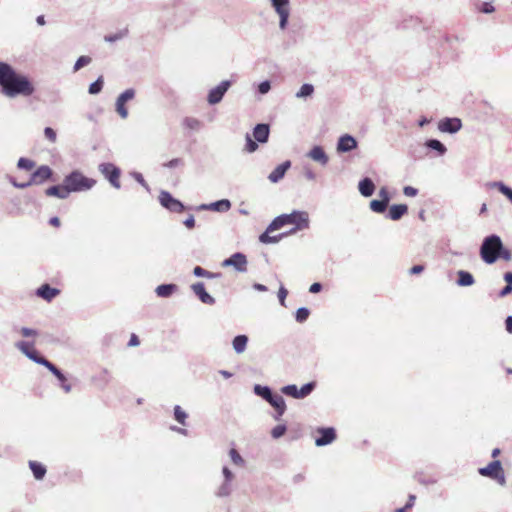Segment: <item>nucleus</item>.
Masks as SVG:
<instances>
[{"label": "nucleus", "mask_w": 512, "mask_h": 512, "mask_svg": "<svg viewBox=\"0 0 512 512\" xmlns=\"http://www.w3.org/2000/svg\"><path fill=\"white\" fill-rule=\"evenodd\" d=\"M0 86L7 97L31 96L35 87L25 75L17 73L12 66L0 62Z\"/></svg>", "instance_id": "1"}, {"label": "nucleus", "mask_w": 512, "mask_h": 512, "mask_svg": "<svg viewBox=\"0 0 512 512\" xmlns=\"http://www.w3.org/2000/svg\"><path fill=\"white\" fill-rule=\"evenodd\" d=\"M17 348L24 353L29 359L33 360L34 362L41 364L48 368L61 382L62 387L65 389L66 392H69L71 387L69 384H66L67 379L65 375L50 361L45 359L44 357L40 356L38 351L34 347L33 342H26L21 341L17 343Z\"/></svg>", "instance_id": "2"}, {"label": "nucleus", "mask_w": 512, "mask_h": 512, "mask_svg": "<svg viewBox=\"0 0 512 512\" xmlns=\"http://www.w3.org/2000/svg\"><path fill=\"white\" fill-rule=\"evenodd\" d=\"M289 224L295 225L290 233L307 229L309 227L308 213L305 211H293L290 214H282L270 223L268 231H276Z\"/></svg>", "instance_id": "3"}, {"label": "nucleus", "mask_w": 512, "mask_h": 512, "mask_svg": "<svg viewBox=\"0 0 512 512\" xmlns=\"http://www.w3.org/2000/svg\"><path fill=\"white\" fill-rule=\"evenodd\" d=\"M501 249V238L497 235H490L483 240L480 248V256L485 263L493 264L499 258Z\"/></svg>", "instance_id": "4"}, {"label": "nucleus", "mask_w": 512, "mask_h": 512, "mask_svg": "<svg viewBox=\"0 0 512 512\" xmlns=\"http://www.w3.org/2000/svg\"><path fill=\"white\" fill-rule=\"evenodd\" d=\"M64 183L67 184L71 193L91 189L96 184V180L86 177L79 171H73L64 178Z\"/></svg>", "instance_id": "5"}, {"label": "nucleus", "mask_w": 512, "mask_h": 512, "mask_svg": "<svg viewBox=\"0 0 512 512\" xmlns=\"http://www.w3.org/2000/svg\"><path fill=\"white\" fill-rule=\"evenodd\" d=\"M254 391L258 396L264 398L269 402L277 412L276 419L278 420L286 410L284 398L281 395L273 394L268 387L256 385Z\"/></svg>", "instance_id": "6"}, {"label": "nucleus", "mask_w": 512, "mask_h": 512, "mask_svg": "<svg viewBox=\"0 0 512 512\" xmlns=\"http://www.w3.org/2000/svg\"><path fill=\"white\" fill-rule=\"evenodd\" d=\"M478 472L481 476L491 478L502 486L506 483L505 473L499 460H494L488 466L479 468Z\"/></svg>", "instance_id": "7"}, {"label": "nucleus", "mask_w": 512, "mask_h": 512, "mask_svg": "<svg viewBox=\"0 0 512 512\" xmlns=\"http://www.w3.org/2000/svg\"><path fill=\"white\" fill-rule=\"evenodd\" d=\"M99 170L114 188L119 189L121 187V171L118 167L112 163H102L99 165Z\"/></svg>", "instance_id": "8"}, {"label": "nucleus", "mask_w": 512, "mask_h": 512, "mask_svg": "<svg viewBox=\"0 0 512 512\" xmlns=\"http://www.w3.org/2000/svg\"><path fill=\"white\" fill-rule=\"evenodd\" d=\"M315 382H309L300 389L296 385H287L282 388V393L295 399H302L308 396L315 388Z\"/></svg>", "instance_id": "9"}, {"label": "nucleus", "mask_w": 512, "mask_h": 512, "mask_svg": "<svg viewBox=\"0 0 512 512\" xmlns=\"http://www.w3.org/2000/svg\"><path fill=\"white\" fill-rule=\"evenodd\" d=\"M52 175V170L50 167L43 165L40 166L32 175L30 180L27 183L17 184L13 182V185L19 188H25L32 184H41L44 181L48 180Z\"/></svg>", "instance_id": "10"}, {"label": "nucleus", "mask_w": 512, "mask_h": 512, "mask_svg": "<svg viewBox=\"0 0 512 512\" xmlns=\"http://www.w3.org/2000/svg\"><path fill=\"white\" fill-rule=\"evenodd\" d=\"M159 201L163 207L171 212L181 213L184 211L183 204L175 199L169 192L162 191L159 195Z\"/></svg>", "instance_id": "11"}, {"label": "nucleus", "mask_w": 512, "mask_h": 512, "mask_svg": "<svg viewBox=\"0 0 512 512\" xmlns=\"http://www.w3.org/2000/svg\"><path fill=\"white\" fill-rule=\"evenodd\" d=\"M223 267L232 266L238 272H245L247 270V258L242 253H235L231 257L222 262Z\"/></svg>", "instance_id": "12"}, {"label": "nucleus", "mask_w": 512, "mask_h": 512, "mask_svg": "<svg viewBox=\"0 0 512 512\" xmlns=\"http://www.w3.org/2000/svg\"><path fill=\"white\" fill-rule=\"evenodd\" d=\"M320 436L315 438V444L317 446H325L332 443L336 439L335 429L332 427L329 428H318L316 430Z\"/></svg>", "instance_id": "13"}, {"label": "nucleus", "mask_w": 512, "mask_h": 512, "mask_svg": "<svg viewBox=\"0 0 512 512\" xmlns=\"http://www.w3.org/2000/svg\"><path fill=\"white\" fill-rule=\"evenodd\" d=\"M271 2L280 17V27L284 29L289 17L288 0H271Z\"/></svg>", "instance_id": "14"}, {"label": "nucleus", "mask_w": 512, "mask_h": 512, "mask_svg": "<svg viewBox=\"0 0 512 512\" xmlns=\"http://www.w3.org/2000/svg\"><path fill=\"white\" fill-rule=\"evenodd\" d=\"M229 86H230V82L229 81H223L218 86L213 88L209 92L208 102L210 104H216V103L220 102L221 99L223 98L224 94L228 90Z\"/></svg>", "instance_id": "15"}, {"label": "nucleus", "mask_w": 512, "mask_h": 512, "mask_svg": "<svg viewBox=\"0 0 512 512\" xmlns=\"http://www.w3.org/2000/svg\"><path fill=\"white\" fill-rule=\"evenodd\" d=\"M379 196L381 197V200H372L370 202V208L372 211L376 213H383L389 203V194L385 188H382L379 192Z\"/></svg>", "instance_id": "16"}, {"label": "nucleus", "mask_w": 512, "mask_h": 512, "mask_svg": "<svg viewBox=\"0 0 512 512\" xmlns=\"http://www.w3.org/2000/svg\"><path fill=\"white\" fill-rule=\"evenodd\" d=\"M462 127L461 120L458 118H446L439 122L438 128L441 132L455 133Z\"/></svg>", "instance_id": "17"}, {"label": "nucleus", "mask_w": 512, "mask_h": 512, "mask_svg": "<svg viewBox=\"0 0 512 512\" xmlns=\"http://www.w3.org/2000/svg\"><path fill=\"white\" fill-rule=\"evenodd\" d=\"M191 288L193 292L199 297L202 303L209 305L214 304V298L206 292L205 286L202 282L193 284Z\"/></svg>", "instance_id": "18"}, {"label": "nucleus", "mask_w": 512, "mask_h": 512, "mask_svg": "<svg viewBox=\"0 0 512 512\" xmlns=\"http://www.w3.org/2000/svg\"><path fill=\"white\" fill-rule=\"evenodd\" d=\"M45 194L47 196H53V197H58L60 199H65L69 196L70 191H69L67 184H65L63 182V185H56V186H51V187L47 188L45 191Z\"/></svg>", "instance_id": "19"}, {"label": "nucleus", "mask_w": 512, "mask_h": 512, "mask_svg": "<svg viewBox=\"0 0 512 512\" xmlns=\"http://www.w3.org/2000/svg\"><path fill=\"white\" fill-rule=\"evenodd\" d=\"M291 162L285 161L282 164L278 165L268 176V179L273 182L277 183L279 180H281L287 170L290 168Z\"/></svg>", "instance_id": "20"}, {"label": "nucleus", "mask_w": 512, "mask_h": 512, "mask_svg": "<svg viewBox=\"0 0 512 512\" xmlns=\"http://www.w3.org/2000/svg\"><path fill=\"white\" fill-rule=\"evenodd\" d=\"M356 146L357 142L352 136L344 135L338 141L337 150L339 152H348L356 148Z\"/></svg>", "instance_id": "21"}, {"label": "nucleus", "mask_w": 512, "mask_h": 512, "mask_svg": "<svg viewBox=\"0 0 512 512\" xmlns=\"http://www.w3.org/2000/svg\"><path fill=\"white\" fill-rule=\"evenodd\" d=\"M269 132L267 124H257L253 130V136L258 142L265 143L268 141Z\"/></svg>", "instance_id": "22"}, {"label": "nucleus", "mask_w": 512, "mask_h": 512, "mask_svg": "<svg viewBox=\"0 0 512 512\" xmlns=\"http://www.w3.org/2000/svg\"><path fill=\"white\" fill-rule=\"evenodd\" d=\"M60 293V290L50 287L48 284H44L37 289V295L46 301H51Z\"/></svg>", "instance_id": "23"}, {"label": "nucleus", "mask_w": 512, "mask_h": 512, "mask_svg": "<svg viewBox=\"0 0 512 512\" xmlns=\"http://www.w3.org/2000/svg\"><path fill=\"white\" fill-rule=\"evenodd\" d=\"M308 156L321 165H326L328 162V156L321 146H314L308 153Z\"/></svg>", "instance_id": "24"}, {"label": "nucleus", "mask_w": 512, "mask_h": 512, "mask_svg": "<svg viewBox=\"0 0 512 512\" xmlns=\"http://www.w3.org/2000/svg\"><path fill=\"white\" fill-rule=\"evenodd\" d=\"M407 212L408 207L406 204H395L392 205L389 209V218L392 220H399Z\"/></svg>", "instance_id": "25"}, {"label": "nucleus", "mask_w": 512, "mask_h": 512, "mask_svg": "<svg viewBox=\"0 0 512 512\" xmlns=\"http://www.w3.org/2000/svg\"><path fill=\"white\" fill-rule=\"evenodd\" d=\"M359 191L360 193L365 196L369 197L374 193L375 185L373 181L369 178H364L359 182Z\"/></svg>", "instance_id": "26"}, {"label": "nucleus", "mask_w": 512, "mask_h": 512, "mask_svg": "<svg viewBox=\"0 0 512 512\" xmlns=\"http://www.w3.org/2000/svg\"><path fill=\"white\" fill-rule=\"evenodd\" d=\"M29 467L37 480H41L44 478L46 474V467L42 463L37 461H29Z\"/></svg>", "instance_id": "27"}, {"label": "nucleus", "mask_w": 512, "mask_h": 512, "mask_svg": "<svg viewBox=\"0 0 512 512\" xmlns=\"http://www.w3.org/2000/svg\"><path fill=\"white\" fill-rule=\"evenodd\" d=\"M177 289L175 284H162L156 288V294L159 297H169L171 296Z\"/></svg>", "instance_id": "28"}, {"label": "nucleus", "mask_w": 512, "mask_h": 512, "mask_svg": "<svg viewBox=\"0 0 512 512\" xmlns=\"http://www.w3.org/2000/svg\"><path fill=\"white\" fill-rule=\"evenodd\" d=\"M248 343V337L246 335H238L233 340V348L237 353H243Z\"/></svg>", "instance_id": "29"}, {"label": "nucleus", "mask_w": 512, "mask_h": 512, "mask_svg": "<svg viewBox=\"0 0 512 512\" xmlns=\"http://www.w3.org/2000/svg\"><path fill=\"white\" fill-rule=\"evenodd\" d=\"M457 283L459 286H470L474 283V277L469 272L460 270L458 272Z\"/></svg>", "instance_id": "30"}, {"label": "nucleus", "mask_w": 512, "mask_h": 512, "mask_svg": "<svg viewBox=\"0 0 512 512\" xmlns=\"http://www.w3.org/2000/svg\"><path fill=\"white\" fill-rule=\"evenodd\" d=\"M272 231H268V228L266 229V231L260 235L259 237V240L264 243V244H269V243H276L278 242L280 239L283 238V236L285 234H280L278 236H270V233Z\"/></svg>", "instance_id": "31"}, {"label": "nucleus", "mask_w": 512, "mask_h": 512, "mask_svg": "<svg viewBox=\"0 0 512 512\" xmlns=\"http://www.w3.org/2000/svg\"><path fill=\"white\" fill-rule=\"evenodd\" d=\"M230 207H231V204H230L229 200H220V201H217L210 205L211 209H213L215 211H219V212L228 211L230 209Z\"/></svg>", "instance_id": "32"}, {"label": "nucleus", "mask_w": 512, "mask_h": 512, "mask_svg": "<svg viewBox=\"0 0 512 512\" xmlns=\"http://www.w3.org/2000/svg\"><path fill=\"white\" fill-rule=\"evenodd\" d=\"M426 145H427V147L438 151V153L440 155H443L446 152V147L439 140H436V139L428 140Z\"/></svg>", "instance_id": "33"}, {"label": "nucleus", "mask_w": 512, "mask_h": 512, "mask_svg": "<svg viewBox=\"0 0 512 512\" xmlns=\"http://www.w3.org/2000/svg\"><path fill=\"white\" fill-rule=\"evenodd\" d=\"M174 417L180 424L185 425L187 414L179 405L174 407Z\"/></svg>", "instance_id": "34"}, {"label": "nucleus", "mask_w": 512, "mask_h": 512, "mask_svg": "<svg viewBox=\"0 0 512 512\" xmlns=\"http://www.w3.org/2000/svg\"><path fill=\"white\" fill-rule=\"evenodd\" d=\"M193 273L195 276L197 277H207V278H213V277H218L220 276V274H214V273H211L205 269H203L202 267L200 266H196L193 270Z\"/></svg>", "instance_id": "35"}, {"label": "nucleus", "mask_w": 512, "mask_h": 512, "mask_svg": "<svg viewBox=\"0 0 512 512\" xmlns=\"http://www.w3.org/2000/svg\"><path fill=\"white\" fill-rule=\"evenodd\" d=\"M314 92V87L311 84H303L300 90L297 92L296 96L298 98L307 97L312 95Z\"/></svg>", "instance_id": "36"}, {"label": "nucleus", "mask_w": 512, "mask_h": 512, "mask_svg": "<svg viewBox=\"0 0 512 512\" xmlns=\"http://www.w3.org/2000/svg\"><path fill=\"white\" fill-rule=\"evenodd\" d=\"M18 167L27 171L32 170L35 167V162L28 158H20L18 160Z\"/></svg>", "instance_id": "37"}, {"label": "nucleus", "mask_w": 512, "mask_h": 512, "mask_svg": "<svg viewBox=\"0 0 512 512\" xmlns=\"http://www.w3.org/2000/svg\"><path fill=\"white\" fill-rule=\"evenodd\" d=\"M92 61L91 57L89 56H80L75 65H74V71H78L79 69H81L82 67L90 64Z\"/></svg>", "instance_id": "38"}, {"label": "nucleus", "mask_w": 512, "mask_h": 512, "mask_svg": "<svg viewBox=\"0 0 512 512\" xmlns=\"http://www.w3.org/2000/svg\"><path fill=\"white\" fill-rule=\"evenodd\" d=\"M125 105H126V103H124L123 101H120V99L117 98L116 111L122 118H126L128 116V110Z\"/></svg>", "instance_id": "39"}, {"label": "nucleus", "mask_w": 512, "mask_h": 512, "mask_svg": "<svg viewBox=\"0 0 512 512\" xmlns=\"http://www.w3.org/2000/svg\"><path fill=\"white\" fill-rule=\"evenodd\" d=\"M309 310L307 308H299L297 311H296V320L300 323L304 322L305 320H307V318L309 317Z\"/></svg>", "instance_id": "40"}, {"label": "nucleus", "mask_w": 512, "mask_h": 512, "mask_svg": "<svg viewBox=\"0 0 512 512\" xmlns=\"http://www.w3.org/2000/svg\"><path fill=\"white\" fill-rule=\"evenodd\" d=\"M102 86H103V80H102V77H100L89 86V93L90 94L99 93L102 89Z\"/></svg>", "instance_id": "41"}, {"label": "nucleus", "mask_w": 512, "mask_h": 512, "mask_svg": "<svg viewBox=\"0 0 512 512\" xmlns=\"http://www.w3.org/2000/svg\"><path fill=\"white\" fill-rule=\"evenodd\" d=\"M128 33V30L127 29H124L123 31H120L116 34H113V35H107L105 36V41L107 42H115L117 40H120L122 39L123 37H125Z\"/></svg>", "instance_id": "42"}, {"label": "nucleus", "mask_w": 512, "mask_h": 512, "mask_svg": "<svg viewBox=\"0 0 512 512\" xmlns=\"http://www.w3.org/2000/svg\"><path fill=\"white\" fill-rule=\"evenodd\" d=\"M285 432H286V426L281 424V425L275 426L272 429L271 435L273 438L278 439L281 436H283L285 434Z\"/></svg>", "instance_id": "43"}, {"label": "nucleus", "mask_w": 512, "mask_h": 512, "mask_svg": "<svg viewBox=\"0 0 512 512\" xmlns=\"http://www.w3.org/2000/svg\"><path fill=\"white\" fill-rule=\"evenodd\" d=\"M498 190L504 194L512 202V189L504 185L503 183H495Z\"/></svg>", "instance_id": "44"}, {"label": "nucleus", "mask_w": 512, "mask_h": 512, "mask_svg": "<svg viewBox=\"0 0 512 512\" xmlns=\"http://www.w3.org/2000/svg\"><path fill=\"white\" fill-rule=\"evenodd\" d=\"M258 148V145L255 141L252 140L250 135H246V145H245V151L252 153L256 151Z\"/></svg>", "instance_id": "45"}, {"label": "nucleus", "mask_w": 512, "mask_h": 512, "mask_svg": "<svg viewBox=\"0 0 512 512\" xmlns=\"http://www.w3.org/2000/svg\"><path fill=\"white\" fill-rule=\"evenodd\" d=\"M184 125L188 129L196 130L200 127V122L197 119L194 118H186L184 119Z\"/></svg>", "instance_id": "46"}, {"label": "nucleus", "mask_w": 512, "mask_h": 512, "mask_svg": "<svg viewBox=\"0 0 512 512\" xmlns=\"http://www.w3.org/2000/svg\"><path fill=\"white\" fill-rule=\"evenodd\" d=\"M135 92L133 89H127L122 94L119 95L120 101H123L124 103H127L129 100H132L134 98Z\"/></svg>", "instance_id": "47"}, {"label": "nucleus", "mask_w": 512, "mask_h": 512, "mask_svg": "<svg viewBox=\"0 0 512 512\" xmlns=\"http://www.w3.org/2000/svg\"><path fill=\"white\" fill-rule=\"evenodd\" d=\"M135 92L133 89H127L122 94L119 95L120 101H123L124 103H127L129 100H132L134 98Z\"/></svg>", "instance_id": "48"}, {"label": "nucleus", "mask_w": 512, "mask_h": 512, "mask_svg": "<svg viewBox=\"0 0 512 512\" xmlns=\"http://www.w3.org/2000/svg\"><path fill=\"white\" fill-rule=\"evenodd\" d=\"M135 92L133 89H127L122 94L119 95L120 101H123L124 103H127L129 100H132L134 98Z\"/></svg>", "instance_id": "49"}, {"label": "nucleus", "mask_w": 512, "mask_h": 512, "mask_svg": "<svg viewBox=\"0 0 512 512\" xmlns=\"http://www.w3.org/2000/svg\"><path fill=\"white\" fill-rule=\"evenodd\" d=\"M45 137L52 143H54L57 139V134L54 129L51 127H46L44 130Z\"/></svg>", "instance_id": "50"}, {"label": "nucleus", "mask_w": 512, "mask_h": 512, "mask_svg": "<svg viewBox=\"0 0 512 512\" xmlns=\"http://www.w3.org/2000/svg\"><path fill=\"white\" fill-rule=\"evenodd\" d=\"M229 454L234 464L241 465L243 463V459L236 449H231Z\"/></svg>", "instance_id": "51"}, {"label": "nucleus", "mask_w": 512, "mask_h": 512, "mask_svg": "<svg viewBox=\"0 0 512 512\" xmlns=\"http://www.w3.org/2000/svg\"><path fill=\"white\" fill-rule=\"evenodd\" d=\"M181 165H183V160L181 158H174L163 164V166L167 168H175Z\"/></svg>", "instance_id": "52"}, {"label": "nucleus", "mask_w": 512, "mask_h": 512, "mask_svg": "<svg viewBox=\"0 0 512 512\" xmlns=\"http://www.w3.org/2000/svg\"><path fill=\"white\" fill-rule=\"evenodd\" d=\"M494 7L491 3L483 2L479 7V11L482 13H492L494 12Z\"/></svg>", "instance_id": "53"}, {"label": "nucleus", "mask_w": 512, "mask_h": 512, "mask_svg": "<svg viewBox=\"0 0 512 512\" xmlns=\"http://www.w3.org/2000/svg\"><path fill=\"white\" fill-rule=\"evenodd\" d=\"M288 295V291L285 287L281 286L278 291V298L282 306H285V299Z\"/></svg>", "instance_id": "54"}, {"label": "nucleus", "mask_w": 512, "mask_h": 512, "mask_svg": "<svg viewBox=\"0 0 512 512\" xmlns=\"http://www.w3.org/2000/svg\"><path fill=\"white\" fill-rule=\"evenodd\" d=\"M499 258H502L505 261H510L512 258V254L508 249L504 248V246L502 245V249L499 252Z\"/></svg>", "instance_id": "55"}, {"label": "nucleus", "mask_w": 512, "mask_h": 512, "mask_svg": "<svg viewBox=\"0 0 512 512\" xmlns=\"http://www.w3.org/2000/svg\"><path fill=\"white\" fill-rule=\"evenodd\" d=\"M403 193H404V195H406L408 197H413V196L417 195L418 190L416 188H414V187L406 186L403 189Z\"/></svg>", "instance_id": "56"}, {"label": "nucleus", "mask_w": 512, "mask_h": 512, "mask_svg": "<svg viewBox=\"0 0 512 512\" xmlns=\"http://www.w3.org/2000/svg\"><path fill=\"white\" fill-rule=\"evenodd\" d=\"M21 334L23 337H32L37 335V331L24 327L21 329Z\"/></svg>", "instance_id": "57"}, {"label": "nucleus", "mask_w": 512, "mask_h": 512, "mask_svg": "<svg viewBox=\"0 0 512 512\" xmlns=\"http://www.w3.org/2000/svg\"><path fill=\"white\" fill-rule=\"evenodd\" d=\"M270 90V83L268 81H264L259 85V92L261 94H265Z\"/></svg>", "instance_id": "58"}, {"label": "nucleus", "mask_w": 512, "mask_h": 512, "mask_svg": "<svg viewBox=\"0 0 512 512\" xmlns=\"http://www.w3.org/2000/svg\"><path fill=\"white\" fill-rule=\"evenodd\" d=\"M184 225L188 228V229H193L195 227V219L192 215H190L185 221H184Z\"/></svg>", "instance_id": "59"}, {"label": "nucleus", "mask_w": 512, "mask_h": 512, "mask_svg": "<svg viewBox=\"0 0 512 512\" xmlns=\"http://www.w3.org/2000/svg\"><path fill=\"white\" fill-rule=\"evenodd\" d=\"M139 344H140V341H139L138 336L136 334H132L128 345L129 346H138Z\"/></svg>", "instance_id": "60"}, {"label": "nucleus", "mask_w": 512, "mask_h": 512, "mask_svg": "<svg viewBox=\"0 0 512 512\" xmlns=\"http://www.w3.org/2000/svg\"><path fill=\"white\" fill-rule=\"evenodd\" d=\"M322 289V285L320 283H313L310 288H309V291L311 293H318L320 292Z\"/></svg>", "instance_id": "61"}, {"label": "nucleus", "mask_w": 512, "mask_h": 512, "mask_svg": "<svg viewBox=\"0 0 512 512\" xmlns=\"http://www.w3.org/2000/svg\"><path fill=\"white\" fill-rule=\"evenodd\" d=\"M415 500H416V496L415 495H410L409 498H408L407 503L405 504V507L407 509H411L414 506V504H415Z\"/></svg>", "instance_id": "62"}, {"label": "nucleus", "mask_w": 512, "mask_h": 512, "mask_svg": "<svg viewBox=\"0 0 512 512\" xmlns=\"http://www.w3.org/2000/svg\"><path fill=\"white\" fill-rule=\"evenodd\" d=\"M512 292V285H506L500 292V296L504 297Z\"/></svg>", "instance_id": "63"}, {"label": "nucleus", "mask_w": 512, "mask_h": 512, "mask_svg": "<svg viewBox=\"0 0 512 512\" xmlns=\"http://www.w3.org/2000/svg\"><path fill=\"white\" fill-rule=\"evenodd\" d=\"M505 324H506V330L509 332V333H512V316H508L506 321H505Z\"/></svg>", "instance_id": "64"}]
</instances>
